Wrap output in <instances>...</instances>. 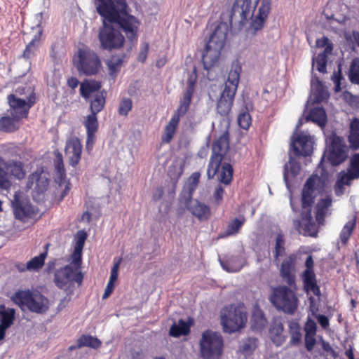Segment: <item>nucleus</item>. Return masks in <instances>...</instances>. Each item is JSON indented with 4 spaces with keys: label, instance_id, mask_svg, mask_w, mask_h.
Returning <instances> with one entry per match:
<instances>
[{
    "label": "nucleus",
    "instance_id": "37",
    "mask_svg": "<svg viewBox=\"0 0 359 359\" xmlns=\"http://www.w3.org/2000/svg\"><path fill=\"white\" fill-rule=\"evenodd\" d=\"M191 325L184 320H180L177 323H174L170 329V334L177 337L181 335H187L189 333Z\"/></svg>",
    "mask_w": 359,
    "mask_h": 359
},
{
    "label": "nucleus",
    "instance_id": "54",
    "mask_svg": "<svg viewBox=\"0 0 359 359\" xmlns=\"http://www.w3.org/2000/svg\"><path fill=\"white\" fill-rule=\"evenodd\" d=\"M238 122L241 128L247 130L251 123V117L248 112L241 113L238 118Z\"/></svg>",
    "mask_w": 359,
    "mask_h": 359
},
{
    "label": "nucleus",
    "instance_id": "27",
    "mask_svg": "<svg viewBox=\"0 0 359 359\" xmlns=\"http://www.w3.org/2000/svg\"><path fill=\"white\" fill-rule=\"evenodd\" d=\"M101 86V83L100 81L85 80L80 84L81 95L87 100L93 93L99 92Z\"/></svg>",
    "mask_w": 359,
    "mask_h": 359
},
{
    "label": "nucleus",
    "instance_id": "38",
    "mask_svg": "<svg viewBox=\"0 0 359 359\" xmlns=\"http://www.w3.org/2000/svg\"><path fill=\"white\" fill-rule=\"evenodd\" d=\"M348 141L351 147L355 149L359 148V120L358 118H354L351 123Z\"/></svg>",
    "mask_w": 359,
    "mask_h": 359
},
{
    "label": "nucleus",
    "instance_id": "25",
    "mask_svg": "<svg viewBox=\"0 0 359 359\" xmlns=\"http://www.w3.org/2000/svg\"><path fill=\"white\" fill-rule=\"evenodd\" d=\"M220 264L224 270L228 272H238L243 265V259L239 256H231L226 260L219 259Z\"/></svg>",
    "mask_w": 359,
    "mask_h": 359
},
{
    "label": "nucleus",
    "instance_id": "41",
    "mask_svg": "<svg viewBox=\"0 0 359 359\" xmlns=\"http://www.w3.org/2000/svg\"><path fill=\"white\" fill-rule=\"evenodd\" d=\"M47 252H43L41 253L39 256H36L31 259L26 264V269L29 271H39L44 264L45 259L46 258Z\"/></svg>",
    "mask_w": 359,
    "mask_h": 359
},
{
    "label": "nucleus",
    "instance_id": "22",
    "mask_svg": "<svg viewBox=\"0 0 359 359\" xmlns=\"http://www.w3.org/2000/svg\"><path fill=\"white\" fill-rule=\"evenodd\" d=\"M311 89L313 102L320 103L329 96L327 90L318 77H312Z\"/></svg>",
    "mask_w": 359,
    "mask_h": 359
},
{
    "label": "nucleus",
    "instance_id": "63",
    "mask_svg": "<svg viewBox=\"0 0 359 359\" xmlns=\"http://www.w3.org/2000/svg\"><path fill=\"white\" fill-rule=\"evenodd\" d=\"M224 190L222 186H218L214 191L213 198L217 204L220 203L222 201Z\"/></svg>",
    "mask_w": 359,
    "mask_h": 359
},
{
    "label": "nucleus",
    "instance_id": "58",
    "mask_svg": "<svg viewBox=\"0 0 359 359\" xmlns=\"http://www.w3.org/2000/svg\"><path fill=\"white\" fill-rule=\"evenodd\" d=\"M321 344L323 349L332 358H336L338 356L337 351L332 347L329 342L322 340Z\"/></svg>",
    "mask_w": 359,
    "mask_h": 359
},
{
    "label": "nucleus",
    "instance_id": "28",
    "mask_svg": "<svg viewBox=\"0 0 359 359\" xmlns=\"http://www.w3.org/2000/svg\"><path fill=\"white\" fill-rule=\"evenodd\" d=\"M199 178L200 174L198 172H194L189 177L187 183L181 194V197L183 200L191 199L192 198L193 194L198 184Z\"/></svg>",
    "mask_w": 359,
    "mask_h": 359
},
{
    "label": "nucleus",
    "instance_id": "53",
    "mask_svg": "<svg viewBox=\"0 0 359 359\" xmlns=\"http://www.w3.org/2000/svg\"><path fill=\"white\" fill-rule=\"evenodd\" d=\"M316 46L318 48H325L323 53H331L333 49L332 43L330 41L328 37L325 36L316 40Z\"/></svg>",
    "mask_w": 359,
    "mask_h": 359
},
{
    "label": "nucleus",
    "instance_id": "15",
    "mask_svg": "<svg viewBox=\"0 0 359 359\" xmlns=\"http://www.w3.org/2000/svg\"><path fill=\"white\" fill-rule=\"evenodd\" d=\"M184 203L187 210L201 221L208 219L210 215V207L196 199H186Z\"/></svg>",
    "mask_w": 359,
    "mask_h": 359
},
{
    "label": "nucleus",
    "instance_id": "29",
    "mask_svg": "<svg viewBox=\"0 0 359 359\" xmlns=\"http://www.w3.org/2000/svg\"><path fill=\"white\" fill-rule=\"evenodd\" d=\"M332 204V198L327 196L325 198L320 199L316 206V220L318 224H323L324 218L327 215L328 208Z\"/></svg>",
    "mask_w": 359,
    "mask_h": 359
},
{
    "label": "nucleus",
    "instance_id": "4",
    "mask_svg": "<svg viewBox=\"0 0 359 359\" xmlns=\"http://www.w3.org/2000/svg\"><path fill=\"white\" fill-rule=\"evenodd\" d=\"M242 67L238 60L233 61L224 88L217 104V111L222 116L228 115L231 111Z\"/></svg>",
    "mask_w": 359,
    "mask_h": 359
},
{
    "label": "nucleus",
    "instance_id": "24",
    "mask_svg": "<svg viewBox=\"0 0 359 359\" xmlns=\"http://www.w3.org/2000/svg\"><path fill=\"white\" fill-rule=\"evenodd\" d=\"M311 121L323 128L327 123V114L323 107L313 108L306 118V121Z\"/></svg>",
    "mask_w": 359,
    "mask_h": 359
},
{
    "label": "nucleus",
    "instance_id": "62",
    "mask_svg": "<svg viewBox=\"0 0 359 359\" xmlns=\"http://www.w3.org/2000/svg\"><path fill=\"white\" fill-rule=\"evenodd\" d=\"M351 169L359 177V154L353 155L351 160Z\"/></svg>",
    "mask_w": 359,
    "mask_h": 359
},
{
    "label": "nucleus",
    "instance_id": "48",
    "mask_svg": "<svg viewBox=\"0 0 359 359\" xmlns=\"http://www.w3.org/2000/svg\"><path fill=\"white\" fill-rule=\"evenodd\" d=\"M5 168H6V163L0 156V188L8 189L11 187V182L8 180V173Z\"/></svg>",
    "mask_w": 359,
    "mask_h": 359
},
{
    "label": "nucleus",
    "instance_id": "46",
    "mask_svg": "<svg viewBox=\"0 0 359 359\" xmlns=\"http://www.w3.org/2000/svg\"><path fill=\"white\" fill-rule=\"evenodd\" d=\"M83 124L86 128L87 134H95L98 127L97 114L91 113L90 114L88 115Z\"/></svg>",
    "mask_w": 359,
    "mask_h": 359
},
{
    "label": "nucleus",
    "instance_id": "49",
    "mask_svg": "<svg viewBox=\"0 0 359 359\" xmlns=\"http://www.w3.org/2000/svg\"><path fill=\"white\" fill-rule=\"evenodd\" d=\"M327 54L325 53H319L316 57L312 59V66H316V69L319 72H326Z\"/></svg>",
    "mask_w": 359,
    "mask_h": 359
},
{
    "label": "nucleus",
    "instance_id": "17",
    "mask_svg": "<svg viewBox=\"0 0 359 359\" xmlns=\"http://www.w3.org/2000/svg\"><path fill=\"white\" fill-rule=\"evenodd\" d=\"M259 4L258 13L252 19L251 23V28L257 32L261 29L265 22L266 19L271 10V1L270 0H258L257 2Z\"/></svg>",
    "mask_w": 359,
    "mask_h": 359
},
{
    "label": "nucleus",
    "instance_id": "21",
    "mask_svg": "<svg viewBox=\"0 0 359 359\" xmlns=\"http://www.w3.org/2000/svg\"><path fill=\"white\" fill-rule=\"evenodd\" d=\"M49 184L48 177L42 172H35L29 176L27 188L32 189L35 184L34 189L39 193L44 192Z\"/></svg>",
    "mask_w": 359,
    "mask_h": 359
},
{
    "label": "nucleus",
    "instance_id": "40",
    "mask_svg": "<svg viewBox=\"0 0 359 359\" xmlns=\"http://www.w3.org/2000/svg\"><path fill=\"white\" fill-rule=\"evenodd\" d=\"M251 327L254 330H261L266 325V320L264 316L263 312L259 309H256L251 317Z\"/></svg>",
    "mask_w": 359,
    "mask_h": 359
},
{
    "label": "nucleus",
    "instance_id": "50",
    "mask_svg": "<svg viewBox=\"0 0 359 359\" xmlns=\"http://www.w3.org/2000/svg\"><path fill=\"white\" fill-rule=\"evenodd\" d=\"M15 214L16 217L22 218L27 217L30 215V205L29 204H24L23 203L16 201L14 205Z\"/></svg>",
    "mask_w": 359,
    "mask_h": 359
},
{
    "label": "nucleus",
    "instance_id": "12",
    "mask_svg": "<svg viewBox=\"0 0 359 359\" xmlns=\"http://www.w3.org/2000/svg\"><path fill=\"white\" fill-rule=\"evenodd\" d=\"M327 147V157L332 165H338L346 158V146L341 137L332 133L326 138Z\"/></svg>",
    "mask_w": 359,
    "mask_h": 359
},
{
    "label": "nucleus",
    "instance_id": "44",
    "mask_svg": "<svg viewBox=\"0 0 359 359\" xmlns=\"http://www.w3.org/2000/svg\"><path fill=\"white\" fill-rule=\"evenodd\" d=\"M285 254V238L281 233H279L276 238L275 249L273 251L274 261H277L280 257H283Z\"/></svg>",
    "mask_w": 359,
    "mask_h": 359
},
{
    "label": "nucleus",
    "instance_id": "59",
    "mask_svg": "<svg viewBox=\"0 0 359 359\" xmlns=\"http://www.w3.org/2000/svg\"><path fill=\"white\" fill-rule=\"evenodd\" d=\"M314 336L315 334H305V347L309 351H312L316 344Z\"/></svg>",
    "mask_w": 359,
    "mask_h": 359
},
{
    "label": "nucleus",
    "instance_id": "14",
    "mask_svg": "<svg viewBox=\"0 0 359 359\" xmlns=\"http://www.w3.org/2000/svg\"><path fill=\"white\" fill-rule=\"evenodd\" d=\"M196 80L191 77L187 80V87L180 100V105L173 115L178 117L184 116L188 111L195 90Z\"/></svg>",
    "mask_w": 359,
    "mask_h": 359
},
{
    "label": "nucleus",
    "instance_id": "18",
    "mask_svg": "<svg viewBox=\"0 0 359 359\" xmlns=\"http://www.w3.org/2000/svg\"><path fill=\"white\" fill-rule=\"evenodd\" d=\"M82 144L78 138L69 140L66 144V153L68 155L69 164L75 167L81 159Z\"/></svg>",
    "mask_w": 359,
    "mask_h": 359
},
{
    "label": "nucleus",
    "instance_id": "51",
    "mask_svg": "<svg viewBox=\"0 0 359 359\" xmlns=\"http://www.w3.org/2000/svg\"><path fill=\"white\" fill-rule=\"evenodd\" d=\"M358 175L355 174L351 168L348 170V173L343 175L339 180L336 183L335 191L338 193V189H341L343 184L348 185L350 182L354 179L358 178Z\"/></svg>",
    "mask_w": 359,
    "mask_h": 359
},
{
    "label": "nucleus",
    "instance_id": "23",
    "mask_svg": "<svg viewBox=\"0 0 359 359\" xmlns=\"http://www.w3.org/2000/svg\"><path fill=\"white\" fill-rule=\"evenodd\" d=\"M302 280L304 289L307 292H311L316 296L320 294V288L316 283L314 271L305 269L302 273Z\"/></svg>",
    "mask_w": 359,
    "mask_h": 359
},
{
    "label": "nucleus",
    "instance_id": "1",
    "mask_svg": "<svg viewBox=\"0 0 359 359\" xmlns=\"http://www.w3.org/2000/svg\"><path fill=\"white\" fill-rule=\"evenodd\" d=\"M95 4L102 18V25L98 31L102 49L112 50L123 46L125 39L120 29L129 40L137 39V20L128 13L126 0H95Z\"/></svg>",
    "mask_w": 359,
    "mask_h": 359
},
{
    "label": "nucleus",
    "instance_id": "20",
    "mask_svg": "<svg viewBox=\"0 0 359 359\" xmlns=\"http://www.w3.org/2000/svg\"><path fill=\"white\" fill-rule=\"evenodd\" d=\"M74 276V269L70 265H67L55 271V283L62 289L73 280Z\"/></svg>",
    "mask_w": 359,
    "mask_h": 359
},
{
    "label": "nucleus",
    "instance_id": "19",
    "mask_svg": "<svg viewBox=\"0 0 359 359\" xmlns=\"http://www.w3.org/2000/svg\"><path fill=\"white\" fill-rule=\"evenodd\" d=\"M302 219L294 220V225L299 231H304L305 235L313 236L316 233V224L311 216V212H302Z\"/></svg>",
    "mask_w": 359,
    "mask_h": 359
},
{
    "label": "nucleus",
    "instance_id": "34",
    "mask_svg": "<svg viewBox=\"0 0 359 359\" xmlns=\"http://www.w3.org/2000/svg\"><path fill=\"white\" fill-rule=\"evenodd\" d=\"M180 118L177 116L172 115L169 123L165 126L164 133L162 136V141L164 143H169L176 131Z\"/></svg>",
    "mask_w": 359,
    "mask_h": 359
},
{
    "label": "nucleus",
    "instance_id": "9",
    "mask_svg": "<svg viewBox=\"0 0 359 359\" xmlns=\"http://www.w3.org/2000/svg\"><path fill=\"white\" fill-rule=\"evenodd\" d=\"M246 321V312L241 307L231 305L224 307L221 311V323L226 332L238 331L244 327Z\"/></svg>",
    "mask_w": 359,
    "mask_h": 359
},
{
    "label": "nucleus",
    "instance_id": "39",
    "mask_svg": "<svg viewBox=\"0 0 359 359\" xmlns=\"http://www.w3.org/2000/svg\"><path fill=\"white\" fill-rule=\"evenodd\" d=\"M41 35V31H39L34 36L31 41L27 45L24 53L23 57L25 59H30L33 57L36 52L37 48L39 44V39Z\"/></svg>",
    "mask_w": 359,
    "mask_h": 359
},
{
    "label": "nucleus",
    "instance_id": "47",
    "mask_svg": "<svg viewBox=\"0 0 359 359\" xmlns=\"http://www.w3.org/2000/svg\"><path fill=\"white\" fill-rule=\"evenodd\" d=\"M348 78L352 83L359 85V59L354 58L351 64Z\"/></svg>",
    "mask_w": 359,
    "mask_h": 359
},
{
    "label": "nucleus",
    "instance_id": "2",
    "mask_svg": "<svg viewBox=\"0 0 359 359\" xmlns=\"http://www.w3.org/2000/svg\"><path fill=\"white\" fill-rule=\"evenodd\" d=\"M229 148V133L226 129L222 134L213 142L212 152L208 163L207 175L212 179L218 174V180L224 184H229L233 177L231 165L224 163L219 170L222 161Z\"/></svg>",
    "mask_w": 359,
    "mask_h": 359
},
{
    "label": "nucleus",
    "instance_id": "30",
    "mask_svg": "<svg viewBox=\"0 0 359 359\" xmlns=\"http://www.w3.org/2000/svg\"><path fill=\"white\" fill-rule=\"evenodd\" d=\"M245 219L241 216L238 218H235L231 222L229 223L226 230L221 233L220 238H226L231 236L236 235L242 226L244 224Z\"/></svg>",
    "mask_w": 359,
    "mask_h": 359
},
{
    "label": "nucleus",
    "instance_id": "5",
    "mask_svg": "<svg viewBox=\"0 0 359 359\" xmlns=\"http://www.w3.org/2000/svg\"><path fill=\"white\" fill-rule=\"evenodd\" d=\"M228 25L225 22L219 23L210 35L202 55L204 68L209 69L217 62L221 50L224 46Z\"/></svg>",
    "mask_w": 359,
    "mask_h": 359
},
{
    "label": "nucleus",
    "instance_id": "13",
    "mask_svg": "<svg viewBox=\"0 0 359 359\" xmlns=\"http://www.w3.org/2000/svg\"><path fill=\"white\" fill-rule=\"evenodd\" d=\"M10 106L11 115L17 116V118H23L29 113V109L35 102V96H31L29 99L21 98L18 95H9L7 97Z\"/></svg>",
    "mask_w": 359,
    "mask_h": 359
},
{
    "label": "nucleus",
    "instance_id": "45",
    "mask_svg": "<svg viewBox=\"0 0 359 359\" xmlns=\"http://www.w3.org/2000/svg\"><path fill=\"white\" fill-rule=\"evenodd\" d=\"M123 60L120 57L113 56L107 60L106 64L108 67L109 74L111 76H116L118 72H119Z\"/></svg>",
    "mask_w": 359,
    "mask_h": 359
},
{
    "label": "nucleus",
    "instance_id": "7",
    "mask_svg": "<svg viewBox=\"0 0 359 359\" xmlns=\"http://www.w3.org/2000/svg\"><path fill=\"white\" fill-rule=\"evenodd\" d=\"M15 302L36 313H45L49 309V300L39 291L20 290L14 294Z\"/></svg>",
    "mask_w": 359,
    "mask_h": 359
},
{
    "label": "nucleus",
    "instance_id": "32",
    "mask_svg": "<svg viewBox=\"0 0 359 359\" xmlns=\"http://www.w3.org/2000/svg\"><path fill=\"white\" fill-rule=\"evenodd\" d=\"M54 166L56 175L55 181L61 187L62 184L65 182V180L66 178V171L63 164L62 156L59 152L55 154Z\"/></svg>",
    "mask_w": 359,
    "mask_h": 359
},
{
    "label": "nucleus",
    "instance_id": "42",
    "mask_svg": "<svg viewBox=\"0 0 359 359\" xmlns=\"http://www.w3.org/2000/svg\"><path fill=\"white\" fill-rule=\"evenodd\" d=\"M0 311V325L8 328L15 318V310L13 309H6Z\"/></svg>",
    "mask_w": 359,
    "mask_h": 359
},
{
    "label": "nucleus",
    "instance_id": "10",
    "mask_svg": "<svg viewBox=\"0 0 359 359\" xmlns=\"http://www.w3.org/2000/svg\"><path fill=\"white\" fill-rule=\"evenodd\" d=\"M255 6L251 0H236L230 14V24L238 29H241L249 18L253 16Z\"/></svg>",
    "mask_w": 359,
    "mask_h": 359
},
{
    "label": "nucleus",
    "instance_id": "52",
    "mask_svg": "<svg viewBox=\"0 0 359 359\" xmlns=\"http://www.w3.org/2000/svg\"><path fill=\"white\" fill-rule=\"evenodd\" d=\"M13 95H18V97L21 98L29 99L31 96H35L34 89L31 86H21L15 89Z\"/></svg>",
    "mask_w": 359,
    "mask_h": 359
},
{
    "label": "nucleus",
    "instance_id": "55",
    "mask_svg": "<svg viewBox=\"0 0 359 359\" xmlns=\"http://www.w3.org/2000/svg\"><path fill=\"white\" fill-rule=\"evenodd\" d=\"M132 109V101L129 98L123 99L118 107V113L120 115L126 116Z\"/></svg>",
    "mask_w": 359,
    "mask_h": 359
},
{
    "label": "nucleus",
    "instance_id": "31",
    "mask_svg": "<svg viewBox=\"0 0 359 359\" xmlns=\"http://www.w3.org/2000/svg\"><path fill=\"white\" fill-rule=\"evenodd\" d=\"M21 118H17V116H6L0 118V130L4 132H13L19 128V121Z\"/></svg>",
    "mask_w": 359,
    "mask_h": 359
},
{
    "label": "nucleus",
    "instance_id": "35",
    "mask_svg": "<svg viewBox=\"0 0 359 359\" xmlns=\"http://www.w3.org/2000/svg\"><path fill=\"white\" fill-rule=\"evenodd\" d=\"M257 347V340L255 338L249 337L242 340L240 342L238 353L246 358L250 355Z\"/></svg>",
    "mask_w": 359,
    "mask_h": 359
},
{
    "label": "nucleus",
    "instance_id": "36",
    "mask_svg": "<svg viewBox=\"0 0 359 359\" xmlns=\"http://www.w3.org/2000/svg\"><path fill=\"white\" fill-rule=\"evenodd\" d=\"M6 169L11 175L18 180L23 179L26 175L23 163L18 161H11L7 163Z\"/></svg>",
    "mask_w": 359,
    "mask_h": 359
},
{
    "label": "nucleus",
    "instance_id": "56",
    "mask_svg": "<svg viewBox=\"0 0 359 359\" xmlns=\"http://www.w3.org/2000/svg\"><path fill=\"white\" fill-rule=\"evenodd\" d=\"M121 262V259H119L116 262H114V264L111 269L109 282L114 283L115 281H116V280L118 279V269L120 267Z\"/></svg>",
    "mask_w": 359,
    "mask_h": 359
},
{
    "label": "nucleus",
    "instance_id": "43",
    "mask_svg": "<svg viewBox=\"0 0 359 359\" xmlns=\"http://www.w3.org/2000/svg\"><path fill=\"white\" fill-rule=\"evenodd\" d=\"M101 341L96 337L90 335H82L77 340V347L88 346L93 348H97L100 346Z\"/></svg>",
    "mask_w": 359,
    "mask_h": 359
},
{
    "label": "nucleus",
    "instance_id": "26",
    "mask_svg": "<svg viewBox=\"0 0 359 359\" xmlns=\"http://www.w3.org/2000/svg\"><path fill=\"white\" fill-rule=\"evenodd\" d=\"M357 215L351 216L341 229L339 239L343 245H346L356 226Z\"/></svg>",
    "mask_w": 359,
    "mask_h": 359
},
{
    "label": "nucleus",
    "instance_id": "16",
    "mask_svg": "<svg viewBox=\"0 0 359 359\" xmlns=\"http://www.w3.org/2000/svg\"><path fill=\"white\" fill-rule=\"evenodd\" d=\"M295 260L296 256L293 254L290 255L283 260L280 269V273L283 280L290 287L295 285V276L293 273Z\"/></svg>",
    "mask_w": 359,
    "mask_h": 359
},
{
    "label": "nucleus",
    "instance_id": "64",
    "mask_svg": "<svg viewBox=\"0 0 359 359\" xmlns=\"http://www.w3.org/2000/svg\"><path fill=\"white\" fill-rule=\"evenodd\" d=\"M313 197H306V198H302V208L304 210L303 212H308L311 211V207L313 203Z\"/></svg>",
    "mask_w": 359,
    "mask_h": 359
},
{
    "label": "nucleus",
    "instance_id": "61",
    "mask_svg": "<svg viewBox=\"0 0 359 359\" xmlns=\"http://www.w3.org/2000/svg\"><path fill=\"white\" fill-rule=\"evenodd\" d=\"M316 323L313 320L309 319L305 325L306 334H316Z\"/></svg>",
    "mask_w": 359,
    "mask_h": 359
},
{
    "label": "nucleus",
    "instance_id": "6",
    "mask_svg": "<svg viewBox=\"0 0 359 359\" xmlns=\"http://www.w3.org/2000/svg\"><path fill=\"white\" fill-rule=\"evenodd\" d=\"M269 299L277 310L287 314H294L298 307L299 300L294 291L287 286L273 287Z\"/></svg>",
    "mask_w": 359,
    "mask_h": 359
},
{
    "label": "nucleus",
    "instance_id": "57",
    "mask_svg": "<svg viewBox=\"0 0 359 359\" xmlns=\"http://www.w3.org/2000/svg\"><path fill=\"white\" fill-rule=\"evenodd\" d=\"M149 45L147 42H143L141 44L140 50L138 55V60L141 62H144L147 57Z\"/></svg>",
    "mask_w": 359,
    "mask_h": 359
},
{
    "label": "nucleus",
    "instance_id": "11",
    "mask_svg": "<svg viewBox=\"0 0 359 359\" xmlns=\"http://www.w3.org/2000/svg\"><path fill=\"white\" fill-rule=\"evenodd\" d=\"M78 70L86 75L95 74L100 67V60L97 54L89 49H80L74 58Z\"/></svg>",
    "mask_w": 359,
    "mask_h": 359
},
{
    "label": "nucleus",
    "instance_id": "8",
    "mask_svg": "<svg viewBox=\"0 0 359 359\" xmlns=\"http://www.w3.org/2000/svg\"><path fill=\"white\" fill-rule=\"evenodd\" d=\"M223 339L215 332L207 330L200 340V351L203 359H218L222 353Z\"/></svg>",
    "mask_w": 359,
    "mask_h": 359
},
{
    "label": "nucleus",
    "instance_id": "60",
    "mask_svg": "<svg viewBox=\"0 0 359 359\" xmlns=\"http://www.w3.org/2000/svg\"><path fill=\"white\" fill-rule=\"evenodd\" d=\"M86 239V233L84 231H79L78 233V238L75 247L76 251L81 250L83 247L85 240Z\"/></svg>",
    "mask_w": 359,
    "mask_h": 359
},
{
    "label": "nucleus",
    "instance_id": "33",
    "mask_svg": "<svg viewBox=\"0 0 359 359\" xmlns=\"http://www.w3.org/2000/svg\"><path fill=\"white\" fill-rule=\"evenodd\" d=\"M107 93L104 90L96 93L90 101V109L91 113L97 114L104 106Z\"/></svg>",
    "mask_w": 359,
    "mask_h": 359
},
{
    "label": "nucleus",
    "instance_id": "3",
    "mask_svg": "<svg viewBox=\"0 0 359 359\" xmlns=\"http://www.w3.org/2000/svg\"><path fill=\"white\" fill-rule=\"evenodd\" d=\"M314 138L307 132L299 133L296 137H292L289 152V161L284 165L283 180L289 187V170L291 175L295 177L299 174L300 165L296 158L310 156L313 152Z\"/></svg>",
    "mask_w": 359,
    "mask_h": 359
}]
</instances>
